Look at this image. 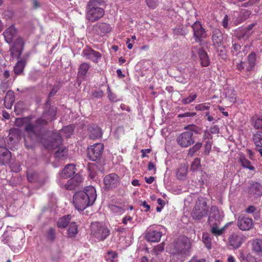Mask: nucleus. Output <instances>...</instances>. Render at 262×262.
<instances>
[{"mask_svg":"<svg viewBox=\"0 0 262 262\" xmlns=\"http://www.w3.org/2000/svg\"><path fill=\"white\" fill-rule=\"evenodd\" d=\"M48 120L42 116L36 120L35 124L28 123L25 130L27 134L24 137L25 145L27 148L32 149L40 140L41 128L47 125Z\"/></svg>","mask_w":262,"mask_h":262,"instance_id":"obj_1","label":"nucleus"},{"mask_svg":"<svg viewBox=\"0 0 262 262\" xmlns=\"http://www.w3.org/2000/svg\"><path fill=\"white\" fill-rule=\"evenodd\" d=\"M97 198L96 191L93 186L86 187L83 191L76 192L73 196V204L79 211H83L94 204Z\"/></svg>","mask_w":262,"mask_h":262,"instance_id":"obj_2","label":"nucleus"},{"mask_svg":"<svg viewBox=\"0 0 262 262\" xmlns=\"http://www.w3.org/2000/svg\"><path fill=\"white\" fill-rule=\"evenodd\" d=\"M184 129L186 130L179 134L176 140L179 145L181 147L186 148L194 143L193 133L201 134L202 129L201 127L193 124L187 125L184 127Z\"/></svg>","mask_w":262,"mask_h":262,"instance_id":"obj_3","label":"nucleus"},{"mask_svg":"<svg viewBox=\"0 0 262 262\" xmlns=\"http://www.w3.org/2000/svg\"><path fill=\"white\" fill-rule=\"evenodd\" d=\"M169 247L172 254H183L187 252L191 247L190 239L186 236H181L176 239Z\"/></svg>","mask_w":262,"mask_h":262,"instance_id":"obj_4","label":"nucleus"},{"mask_svg":"<svg viewBox=\"0 0 262 262\" xmlns=\"http://www.w3.org/2000/svg\"><path fill=\"white\" fill-rule=\"evenodd\" d=\"M73 130L74 127L71 125L64 127L59 130V133L54 134L52 136L53 142L51 145V148H57L62 143V136L68 138L73 134Z\"/></svg>","mask_w":262,"mask_h":262,"instance_id":"obj_5","label":"nucleus"},{"mask_svg":"<svg viewBox=\"0 0 262 262\" xmlns=\"http://www.w3.org/2000/svg\"><path fill=\"white\" fill-rule=\"evenodd\" d=\"M91 234L100 241H104L110 234L108 229L102 223H92L91 226Z\"/></svg>","mask_w":262,"mask_h":262,"instance_id":"obj_6","label":"nucleus"},{"mask_svg":"<svg viewBox=\"0 0 262 262\" xmlns=\"http://www.w3.org/2000/svg\"><path fill=\"white\" fill-rule=\"evenodd\" d=\"M208 207L207 202L203 199H198L192 210L191 215L193 219L200 220L208 214Z\"/></svg>","mask_w":262,"mask_h":262,"instance_id":"obj_7","label":"nucleus"},{"mask_svg":"<svg viewBox=\"0 0 262 262\" xmlns=\"http://www.w3.org/2000/svg\"><path fill=\"white\" fill-rule=\"evenodd\" d=\"M256 58V55L255 53L252 52L247 57V61L246 62H243L241 61V58H234V63L236 64V69L239 71L245 70L246 71H252L255 65V60Z\"/></svg>","mask_w":262,"mask_h":262,"instance_id":"obj_8","label":"nucleus"},{"mask_svg":"<svg viewBox=\"0 0 262 262\" xmlns=\"http://www.w3.org/2000/svg\"><path fill=\"white\" fill-rule=\"evenodd\" d=\"M103 150V144H95L88 148V156L91 160L95 161L100 158Z\"/></svg>","mask_w":262,"mask_h":262,"instance_id":"obj_9","label":"nucleus"},{"mask_svg":"<svg viewBox=\"0 0 262 262\" xmlns=\"http://www.w3.org/2000/svg\"><path fill=\"white\" fill-rule=\"evenodd\" d=\"M24 39L21 37H18L10 50L11 56L18 58L24 50Z\"/></svg>","mask_w":262,"mask_h":262,"instance_id":"obj_10","label":"nucleus"},{"mask_svg":"<svg viewBox=\"0 0 262 262\" xmlns=\"http://www.w3.org/2000/svg\"><path fill=\"white\" fill-rule=\"evenodd\" d=\"M86 18L91 21H95L101 18L104 14L103 8L88 9L86 8Z\"/></svg>","mask_w":262,"mask_h":262,"instance_id":"obj_11","label":"nucleus"},{"mask_svg":"<svg viewBox=\"0 0 262 262\" xmlns=\"http://www.w3.org/2000/svg\"><path fill=\"white\" fill-rule=\"evenodd\" d=\"M82 180L81 176L79 174H77L67 181L64 185L65 188L70 190L78 188L82 182Z\"/></svg>","mask_w":262,"mask_h":262,"instance_id":"obj_12","label":"nucleus"},{"mask_svg":"<svg viewBox=\"0 0 262 262\" xmlns=\"http://www.w3.org/2000/svg\"><path fill=\"white\" fill-rule=\"evenodd\" d=\"M222 219V215L220 213L217 208L212 206L208 218L209 225L220 224Z\"/></svg>","mask_w":262,"mask_h":262,"instance_id":"obj_13","label":"nucleus"},{"mask_svg":"<svg viewBox=\"0 0 262 262\" xmlns=\"http://www.w3.org/2000/svg\"><path fill=\"white\" fill-rule=\"evenodd\" d=\"M252 219L246 216H239L237 221V226L242 230H249L253 227Z\"/></svg>","mask_w":262,"mask_h":262,"instance_id":"obj_14","label":"nucleus"},{"mask_svg":"<svg viewBox=\"0 0 262 262\" xmlns=\"http://www.w3.org/2000/svg\"><path fill=\"white\" fill-rule=\"evenodd\" d=\"M103 181L105 187L108 188H115L119 183L118 176L114 173L106 176Z\"/></svg>","mask_w":262,"mask_h":262,"instance_id":"obj_15","label":"nucleus"},{"mask_svg":"<svg viewBox=\"0 0 262 262\" xmlns=\"http://www.w3.org/2000/svg\"><path fill=\"white\" fill-rule=\"evenodd\" d=\"M192 28L195 41L201 42L204 38L203 35L205 33V30L203 28L202 25L199 21H195L192 25Z\"/></svg>","mask_w":262,"mask_h":262,"instance_id":"obj_16","label":"nucleus"},{"mask_svg":"<svg viewBox=\"0 0 262 262\" xmlns=\"http://www.w3.org/2000/svg\"><path fill=\"white\" fill-rule=\"evenodd\" d=\"M11 159V152L5 146H0V164H8Z\"/></svg>","mask_w":262,"mask_h":262,"instance_id":"obj_17","label":"nucleus"},{"mask_svg":"<svg viewBox=\"0 0 262 262\" xmlns=\"http://www.w3.org/2000/svg\"><path fill=\"white\" fill-rule=\"evenodd\" d=\"M162 236V233L157 230H148L145 233V239L150 242H158Z\"/></svg>","mask_w":262,"mask_h":262,"instance_id":"obj_18","label":"nucleus"},{"mask_svg":"<svg viewBox=\"0 0 262 262\" xmlns=\"http://www.w3.org/2000/svg\"><path fill=\"white\" fill-rule=\"evenodd\" d=\"M83 55L86 59H90L93 62H97L101 57V54L91 48L85 49L83 51Z\"/></svg>","mask_w":262,"mask_h":262,"instance_id":"obj_19","label":"nucleus"},{"mask_svg":"<svg viewBox=\"0 0 262 262\" xmlns=\"http://www.w3.org/2000/svg\"><path fill=\"white\" fill-rule=\"evenodd\" d=\"M229 244L234 249L240 247L243 242V238L242 235L237 233H233L228 238Z\"/></svg>","mask_w":262,"mask_h":262,"instance_id":"obj_20","label":"nucleus"},{"mask_svg":"<svg viewBox=\"0 0 262 262\" xmlns=\"http://www.w3.org/2000/svg\"><path fill=\"white\" fill-rule=\"evenodd\" d=\"M94 29L98 34L103 35L106 33H110L112 31V27L108 24L99 23L94 26Z\"/></svg>","mask_w":262,"mask_h":262,"instance_id":"obj_21","label":"nucleus"},{"mask_svg":"<svg viewBox=\"0 0 262 262\" xmlns=\"http://www.w3.org/2000/svg\"><path fill=\"white\" fill-rule=\"evenodd\" d=\"M16 34L17 30L13 25L10 26L3 32V35L5 37V40L8 43L12 42L13 38L16 36Z\"/></svg>","mask_w":262,"mask_h":262,"instance_id":"obj_22","label":"nucleus"},{"mask_svg":"<svg viewBox=\"0 0 262 262\" xmlns=\"http://www.w3.org/2000/svg\"><path fill=\"white\" fill-rule=\"evenodd\" d=\"M56 112L57 108L55 106L48 107L47 105L42 114V117L46 118L49 121H52L56 118Z\"/></svg>","mask_w":262,"mask_h":262,"instance_id":"obj_23","label":"nucleus"},{"mask_svg":"<svg viewBox=\"0 0 262 262\" xmlns=\"http://www.w3.org/2000/svg\"><path fill=\"white\" fill-rule=\"evenodd\" d=\"M212 41L216 48H220L222 46L223 41V36L222 32L219 29H214L212 32Z\"/></svg>","mask_w":262,"mask_h":262,"instance_id":"obj_24","label":"nucleus"},{"mask_svg":"<svg viewBox=\"0 0 262 262\" xmlns=\"http://www.w3.org/2000/svg\"><path fill=\"white\" fill-rule=\"evenodd\" d=\"M29 55L26 54L23 58L18 61L14 68V72L15 74L19 75L24 71Z\"/></svg>","mask_w":262,"mask_h":262,"instance_id":"obj_25","label":"nucleus"},{"mask_svg":"<svg viewBox=\"0 0 262 262\" xmlns=\"http://www.w3.org/2000/svg\"><path fill=\"white\" fill-rule=\"evenodd\" d=\"M249 194L253 197H257L262 195V185L255 182L253 183L249 188Z\"/></svg>","mask_w":262,"mask_h":262,"instance_id":"obj_26","label":"nucleus"},{"mask_svg":"<svg viewBox=\"0 0 262 262\" xmlns=\"http://www.w3.org/2000/svg\"><path fill=\"white\" fill-rule=\"evenodd\" d=\"M75 172L74 165L73 164H70L65 166L59 174L61 178L67 179L74 174Z\"/></svg>","mask_w":262,"mask_h":262,"instance_id":"obj_27","label":"nucleus"},{"mask_svg":"<svg viewBox=\"0 0 262 262\" xmlns=\"http://www.w3.org/2000/svg\"><path fill=\"white\" fill-rule=\"evenodd\" d=\"M89 136L91 139H97L102 136V133L100 127L95 124L90 125L89 127Z\"/></svg>","mask_w":262,"mask_h":262,"instance_id":"obj_28","label":"nucleus"},{"mask_svg":"<svg viewBox=\"0 0 262 262\" xmlns=\"http://www.w3.org/2000/svg\"><path fill=\"white\" fill-rule=\"evenodd\" d=\"M252 250L258 256H262V239L256 238L252 243Z\"/></svg>","mask_w":262,"mask_h":262,"instance_id":"obj_29","label":"nucleus"},{"mask_svg":"<svg viewBox=\"0 0 262 262\" xmlns=\"http://www.w3.org/2000/svg\"><path fill=\"white\" fill-rule=\"evenodd\" d=\"M27 178L29 181L32 183L39 182L42 183L43 182L42 178L37 172L34 171H28L27 172Z\"/></svg>","mask_w":262,"mask_h":262,"instance_id":"obj_30","label":"nucleus"},{"mask_svg":"<svg viewBox=\"0 0 262 262\" xmlns=\"http://www.w3.org/2000/svg\"><path fill=\"white\" fill-rule=\"evenodd\" d=\"M14 94L13 91H9L4 99V104L5 107L7 108H11L12 105L14 102Z\"/></svg>","mask_w":262,"mask_h":262,"instance_id":"obj_31","label":"nucleus"},{"mask_svg":"<svg viewBox=\"0 0 262 262\" xmlns=\"http://www.w3.org/2000/svg\"><path fill=\"white\" fill-rule=\"evenodd\" d=\"M199 56L203 67H207L209 64V60L206 52L202 49H200L198 51Z\"/></svg>","mask_w":262,"mask_h":262,"instance_id":"obj_32","label":"nucleus"},{"mask_svg":"<svg viewBox=\"0 0 262 262\" xmlns=\"http://www.w3.org/2000/svg\"><path fill=\"white\" fill-rule=\"evenodd\" d=\"M104 5L103 0H90L87 5L88 9L102 8L101 6Z\"/></svg>","mask_w":262,"mask_h":262,"instance_id":"obj_33","label":"nucleus"},{"mask_svg":"<svg viewBox=\"0 0 262 262\" xmlns=\"http://www.w3.org/2000/svg\"><path fill=\"white\" fill-rule=\"evenodd\" d=\"M58 149L55 151L54 157L58 160H61L66 157L67 155V150L63 146L58 147Z\"/></svg>","mask_w":262,"mask_h":262,"instance_id":"obj_34","label":"nucleus"},{"mask_svg":"<svg viewBox=\"0 0 262 262\" xmlns=\"http://www.w3.org/2000/svg\"><path fill=\"white\" fill-rule=\"evenodd\" d=\"M71 219V216L70 215L64 216L58 221L57 226L60 228H64L69 223Z\"/></svg>","mask_w":262,"mask_h":262,"instance_id":"obj_35","label":"nucleus"},{"mask_svg":"<svg viewBox=\"0 0 262 262\" xmlns=\"http://www.w3.org/2000/svg\"><path fill=\"white\" fill-rule=\"evenodd\" d=\"M78 233V227L75 222H72L69 227L68 234L69 237H73Z\"/></svg>","mask_w":262,"mask_h":262,"instance_id":"obj_36","label":"nucleus"},{"mask_svg":"<svg viewBox=\"0 0 262 262\" xmlns=\"http://www.w3.org/2000/svg\"><path fill=\"white\" fill-rule=\"evenodd\" d=\"M187 173V167L185 166H181L177 172V177L179 180H184Z\"/></svg>","mask_w":262,"mask_h":262,"instance_id":"obj_37","label":"nucleus"},{"mask_svg":"<svg viewBox=\"0 0 262 262\" xmlns=\"http://www.w3.org/2000/svg\"><path fill=\"white\" fill-rule=\"evenodd\" d=\"M241 49V46L236 43H233V49L231 51L233 55H235L237 56V58H242L245 55L244 52H238Z\"/></svg>","mask_w":262,"mask_h":262,"instance_id":"obj_38","label":"nucleus"},{"mask_svg":"<svg viewBox=\"0 0 262 262\" xmlns=\"http://www.w3.org/2000/svg\"><path fill=\"white\" fill-rule=\"evenodd\" d=\"M253 141L256 147H262V132H257L254 135Z\"/></svg>","mask_w":262,"mask_h":262,"instance_id":"obj_39","label":"nucleus"},{"mask_svg":"<svg viewBox=\"0 0 262 262\" xmlns=\"http://www.w3.org/2000/svg\"><path fill=\"white\" fill-rule=\"evenodd\" d=\"M239 161L244 167L248 168L251 170H253L254 169V167L251 165L250 161L246 159L244 157H241Z\"/></svg>","mask_w":262,"mask_h":262,"instance_id":"obj_40","label":"nucleus"},{"mask_svg":"<svg viewBox=\"0 0 262 262\" xmlns=\"http://www.w3.org/2000/svg\"><path fill=\"white\" fill-rule=\"evenodd\" d=\"M202 240L206 247L210 249L211 248V239L210 235L208 233L203 234Z\"/></svg>","mask_w":262,"mask_h":262,"instance_id":"obj_41","label":"nucleus"},{"mask_svg":"<svg viewBox=\"0 0 262 262\" xmlns=\"http://www.w3.org/2000/svg\"><path fill=\"white\" fill-rule=\"evenodd\" d=\"M90 68V66L86 63H82L79 68L78 75L84 76L86 75Z\"/></svg>","mask_w":262,"mask_h":262,"instance_id":"obj_42","label":"nucleus"},{"mask_svg":"<svg viewBox=\"0 0 262 262\" xmlns=\"http://www.w3.org/2000/svg\"><path fill=\"white\" fill-rule=\"evenodd\" d=\"M219 224H216V225H210L211 228V233L215 235H220L221 234H222V233H223V231H224V228H222V229H219L218 228V225Z\"/></svg>","mask_w":262,"mask_h":262,"instance_id":"obj_43","label":"nucleus"},{"mask_svg":"<svg viewBox=\"0 0 262 262\" xmlns=\"http://www.w3.org/2000/svg\"><path fill=\"white\" fill-rule=\"evenodd\" d=\"M202 145V144L201 143H196L194 145L189 149L188 152V155L192 156L195 152L198 151L201 148Z\"/></svg>","mask_w":262,"mask_h":262,"instance_id":"obj_44","label":"nucleus"},{"mask_svg":"<svg viewBox=\"0 0 262 262\" xmlns=\"http://www.w3.org/2000/svg\"><path fill=\"white\" fill-rule=\"evenodd\" d=\"M201 167V161L199 158H195L191 164V170L196 171Z\"/></svg>","mask_w":262,"mask_h":262,"instance_id":"obj_45","label":"nucleus"},{"mask_svg":"<svg viewBox=\"0 0 262 262\" xmlns=\"http://www.w3.org/2000/svg\"><path fill=\"white\" fill-rule=\"evenodd\" d=\"M197 95L196 94H190L187 98L183 99L182 100V103L183 104H187L193 101L196 98Z\"/></svg>","mask_w":262,"mask_h":262,"instance_id":"obj_46","label":"nucleus"},{"mask_svg":"<svg viewBox=\"0 0 262 262\" xmlns=\"http://www.w3.org/2000/svg\"><path fill=\"white\" fill-rule=\"evenodd\" d=\"M164 249V243H162L161 244L157 245L156 246L154 249H153L154 252L155 253V254L158 255L160 252L163 251Z\"/></svg>","mask_w":262,"mask_h":262,"instance_id":"obj_47","label":"nucleus"},{"mask_svg":"<svg viewBox=\"0 0 262 262\" xmlns=\"http://www.w3.org/2000/svg\"><path fill=\"white\" fill-rule=\"evenodd\" d=\"M158 0H147V6L152 9L156 8L158 5Z\"/></svg>","mask_w":262,"mask_h":262,"instance_id":"obj_48","label":"nucleus"},{"mask_svg":"<svg viewBox=\"0 0 262 262\" xmlns=\"http://www.w3.org/2000/svg\"><path fill=\"white\" fill-rule=\"evenodd\" d=\"M216 48L217 52L219 53V55L222 56L223 58H226V51L223 44H222V46L221 47Z\"/></svg>","mask_w":262,"mask_h":262,"instance_id":"obj_49","label":"nucleus"},{"mask_svg":"<svg viewBox=\"0 0 262 262\" xmlns=\"http://www.w3.org/2000/svg\"><path fill=\"white\" fill-rule=\"evenodd\" d=\"M47 238L50 241H53L55 238V230L53 228H50L47 232Z\"/></svg>","mask_w":262,"mask_h":262,"instance_id":"obj_50","label":"nucleus"},{"mask_svg":"<svg viewBox=\"0 0 262 262\" xmlns=\"http://www.w3.org/2000/svg\"><path fill=\"white\" fill-rule=\"evenodd\" d=\"M254 126L256 129L262 128V119L260 118H257L254 123Z\"/></svg>","mask_w":262,"mask_h":262,"instance_id":"obj_51","label":"nucleus"},{"mask_svg":"<svg viewBox=\"0 0 262 262\" xmlns=\"http://www.w3.org/2000/svg\"><path fill=\"white\" fill-rule=\"evenodd\" d=\"M205 150L204 154L206 155H208L210 153V151L211 149V144L209 142H207L206 144L204 146Z\"/></svg>","mask_w":262,"mask_h":262,"instance_id":"obj_52","label":"nucleus"},{"mask_svg":"<svg viewBox=\"0 0 262 262\" xmlns=\"http://www.w3.org/2000/svg\"><path fill=\"white\" fill-rule=\"evenodd\" d=\"M92 95L94 97L101 98L103 95V92L101 90H98L93 92Z\"/></svg>","mask_w":262,"mask_h":262,"instance_id":"obj_53","label":"nucleus"},{"mask_svg":"<svg viewBox=\"0 0 262 262\" xmlns=\"http://www.w3.org/2000/svg\"><path fill=\"white\" fill-rule=\"evenodd\" d=\"M107 91L108 93V98L109 99L113 101H116L117 100L116 96L115 94H113L111 92V90L110 87L107 88Z\"/></svg>","mask_w":262,"mask_h":262,"instance_id":"obj_54","label":"nucleus"},{"mask_svg":"<svg viewBox=\"0 0 262 262\" xmlns=\"http://www.w3.org/2000/svg\"><path fill=\"white\" fill-rule=\"evenodd\" d=\"M210 131L211 134H216L219 133L220 129L217 125H214L210 127Z\"/></svg>","mask_w":262,"mask_h":262,"instance_id":"obj_55","label":"nucleus"},{"mask_svg":"<svg viewBox=\"0 0 262 262\" xmlns=\"http://www.w3.org/2000/svg\"><path fill=\"white\" fill-rule=\"evenodd\" d=\"M208 105H206L204 104H198L195 106V108L197 110L203 111L208 109Z\"/></svg>","mask_w":262,"mask_h":262,"instance_id":"obj_56","label":"nucleus"},{"mask_svg":"<svg viewBox=\"0 0 262 262\" xmlns=\"http://www.w3.org/2000/svg\"><path fill=\"white\" fill-rule=\"evenodd\" d=\"M32 7L34 9H37L40 7V4L37 0H32Z\"/></svg>","mask_w":262,"mask_h":262,"instance_id":"obj_57","label":"nucleus"},{"mask_svg":"<svg viewBox=\"0 0 262 262\" xmlns=\"http://www.w3.org/2000/svg\"><path fill=\"white\" fill-rule=\"evenodd\" d=\"M206 259L205 258H198L196 256L193 257L189 262H205Z\"/></svg>","mask_w":262,"mask_h":262,"instance_id":"obj_58","label":"nucleus"},{"mask_svg":"<svg viewBox=\"0 0 262 262\" xmlns=\"http://www.w3.org/2000/svg\"><path fill=\"white\" fill-rule=\"evenodd\" d=\"M195 113H189V112H187V113H186L185 114H180L179 115V117H193V116H194L195 115Z\"/></svg>","mask_w":262,"mask_h":262,"instance_id":"obj_59","label":"nucleus"},{"mask_svg":"<svg viewBox=\"0 0 262 262\" xmlns=\"http://www.w3.org/2000/svg\"><path fill=\"white\" fill-rule=\"evenodd\" d=\"M107 254L111 256V258L110 259V260L111 261H113L114 259L117 256L116 253L114 251H108L107 252Z\"/></svg>","mask_w":262,"mask_h":262,"instance_id":"obj_60","label":"nucleus"},{"mask_svg":"<svg viewBox=\"0 0 262 262\" xmlns=\"http://www.w3.org/2000/svg\"><path fill=\"white\" fill-rule=\"evenodd\" d=\"M256 210V208L255 207H254V206H249L247 209H246V211L247 212V213H253Z\"/></svg>","mask_w":262,"mask_h":262,"instance_id":"obj_61","label":"nucleus"},{"mask_svg":"<svg viewBox=\"0 0 262 262\" xmlns=\"http://www.w3.org/2000/svg\"><path fill=\"white\" fill-rule=\"evenodd\" d=\"M58 90V88L57 86L53 87V89H52L51 91L49 93V96L51 97V96H54Z\"/></svg>","mask_w":262,"mask_h":262,"instance_id":"obj_62","label":"nucleus"},{"mask_svg":"<svg viewBox=\"0 0 262 262\" xmlns=\"http://www.w3.org/2000/svg\"><path fill=\"white\" fill-rule=\"evenodd\" d=\"M177 81L183 83H186L188 81V77L185 78L180 76L178 77Z\"/></svg>","mask_w":262,"mask_h":262,"instance_id":"obj_63","label":"nucleus"},{"mask_svg":"<svg viewBox=\"0 0 262 262\" xmlns=\"http://www.w3.org/2000/svg\"><path fill=\"white\" fill-rule=\"evenodd\" d=\"M228 16L226 15L223 20V26L224 28H227L228 26Z\"/></svg>","mask_w":262,"mask_h":262,"instance_id":"obj_64","label":"nucleus"}]
</instances>
